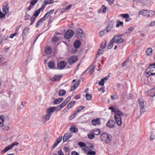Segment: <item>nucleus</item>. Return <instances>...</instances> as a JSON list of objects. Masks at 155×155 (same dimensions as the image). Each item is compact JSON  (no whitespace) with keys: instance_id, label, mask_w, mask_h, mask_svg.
<instances>
[{"instance_id":"2f4dec72","label":"nucleus","mask_w":155,"mask_h":155,"mask_svg":"<svg viewBox=\"0 0 155 155\" xmlns=\"http://www.w3.org/2000/svg\"><path fill=\"white\" fill-rule=\"evenodd\" d=\"M51 50L50 47H48L45 49V53L47 54H51Z\"/></svg>"},{"instance_id":"aec40b11","label":"nucleus","mask_w":155,"mask_h":155,"mask_svg":"<svg viewBox=\"0 0 155 155\" xmlns=\"http://www.w3.org/2000/svg\"><path fill=\"white\" fill-rule=\"evenodd\" d=\"M55 108L54 107L49 108L47 109V113L51 115V113L55 110Z\"/></svg>"},{"instance_id":"ddd939ff","label":"nucleus","mask_w":155,"mask_h":155,"mask_svg":"<svg viewBox=\"0 0 155 155\" xmlns=\"http://www.w3.org/2000/svg\"><path fill=\"white\" fill-rule=\"evenodd\" d=\"M114 23L113 22L110 21L109 22L108 26L107 28L104 30V31H106V32H107L108 31H110L112 28Z\"/></svg>"},{"instance_id":"4468645a","label":"nucleus","mask_w":155,"mask_h":155,"mask_svg":"<svg viewBox=\"0 0 155 155\" xmlns=\"http://www.w3.org/2000/svg\"><path fill=\"white\" fill-rule=\"evenodd\" d=\"M91 123L94 126L97 125H100L101 124L100 119L99 118H97L95 119H93L92 120Z\"/></svg>"},{"instance_id":"393cba45","label":"nucleus","mask_w":155,"mask_h":155,"mask_svg":"<svg viewBox=\"0 0 155 155\" xmlns=\"http://www.w3.org/2000/svg\"><path fill=\"white\" fill-rule=\"evenodd\" d=\"M152 52V50L151 48H148L146 52V54L147 56H149L151 55Z\"/></svg>"},{"instance_id":"de8ad7c7","label":"nucleus","mask_w":155,"mask_h":155,"mask_svg":"<svg viewBox=\"0 0 155 155\" xmlns=\"http://www.w3.org/2000/svg\"><path fill=\"white\" fill-rule=\"evenodd\" d=\"M105 82L104 79H102L99 82V84L100 85L103 86L104 85V82Z\"/></svg>"},{"instance_id":"680f3d73","label":"nucleus","mask_w":155,"mask_h":155,"mask_svg":"<svg viewBox=\"0 0 155 155\" xmlns=\"http://www.w3.org/2000/svg\"><path fill=\"white\" fill-rule=\"evenodd\" d=\"M77 114L74 111V113L70 117V119L71 120L73 119L75 117Z\"/></svg>"},{"instance_id":"603ef678","label":"nucleus","mask_w":155,"mask_h":155,"mask_svg":"<svg viewBox=\"0 0 155 155\" xmlns=\"http://www.w3.org/2000/svg\"><path fill=\"white\" fill-rule=\"evenodd\" d=\"M45 6L43 4L42 5L41 7L40 8L38 9L37 10L40 13L41 11V10H43L45 8Z\"/></svg>"},{"instance_id":"9b49d317","label":"nucleus","mask_w":155,"mask_h":155,"mask_svg":"<svg viewBox=\"0 0 155 155\" xmlns=\"http://www.w3.org/2000/svg\"><path fill=\"white\" fill-rule=\"evenodd\" d=\"M116 124L114 121L112 120H109L107 123V126L110 128H113L115 127Z\"/></svg>"},{"instance_id":"774afa93","label":"nucleus","mask_w":155,"mask_h":155,"mask_svg":"<svg viewBox=\"0 0 155 155\" xmlns=\"http://www.w3.org/2000/svg\"><path fill=\"white\" fill-rule=\"evenodd\" d=\"M71 155H79L78 153L76 151H72L71 153Z\"/></svg>"},{"instance_id":"5fc2aeb1","label":"nucleus","mask_w":155,"mask_h":155,"mask_svg":"<svg viewBox=\"0 0 155 155\" xmlns=\"http://www.w3.org/2000/svg\"><path fill=\"white\" fill-rule=\"evenodd\" d=\"M66 104L65 102L64 101L59 105V107L60 108L62 109L63 107H64Z\"/></svg>"},{"instance_id":"a211bd4d","label":"nucleus","mask_w":155,"mask_h":155,"mask_svg":"<svg viewBox=\"0 0 155 155\" xmlns=\"http://www.w3.org/2000/svg\"><path fill=\"white\" fill-rule=\"evenodd\" d=\"M81 45V42L79 40H76L74 43V47L76 48H78Z\"/></svg>"},{"instance_id":"20e7f679","label":"nucleus","mask_w":155,"mask_h":155,"mask_svg":"<svg viewBox=\"0 0 155 155\" xmlns=\"http://www.w3.org/2000/svg\"><path fill=\"white\" fill-rule=\"evenodd\" d=\"M123 35L122 34H119L114 36L112 38V39H114V42L118 44L123 43L124 40L122 38V37Z\"/></svg>"},{"instance_id":"c756f323","label":"nucleus","mask_w":155,"mask_h":155,"mask_svg":"<svg viewBox=\"0 0 155 155\" xmlns=\"http://www.w3.org/2000/svg\"><path fill=\"white\" fill-rule=\"evenodd\" d=\"M4 120L5 117L4 116L0 117V127L3 126Z\"/></svg>"},{"instance_id":"c85d7f7f","label":"nucleus","mask_w":155,"mask_h":155,"mask_svg":"<svg viewBox=\"0 0 155 155\" xmlns=\"http://www.w3.org/2000/svg\"><path fill=\"white\" fill-rule=\"evenodd\" d=\"M93 132L92 133L95 135H98L101 132L100 130L99 129H94L92 130Z\"/></svg>"},{"instance_id":"cd10ccee","label":"nucleus","mask_w":155,"mask_h":155,"mask_svg":"<svg viewBox=\"0 0 155 155\" xmlns=\"http://www.w3.org/2000/svg\"><path fill=\"white\" fill-rule=\"evenodd\" d=\"M54 2L53 0H45L44 1L43 4H44L45 6L47 5L48 4H53Z\"/></svg>"},{"instance_id":"052dcab7","label":"nucleus","mask_w":155,"mask_h":155,"mask_svg":"<svg viewBox=\"0 0 155 155\" xmlns=\"http://www.w3.org/2000/svg\"><path fill=\"white\" fill-rule=\"evenodd\" d=\"M72 7V5L71 4L68 6H66L64 8L65 10H67L70 9Z\"/></svg>"},{"instance_id":"6ab92c4d","label":"nucleus","mask_w":155,"mask_h":155,"mask_svg":"<svg viewBox=\"0 0 155 155\" xmlns=\"http://www.w3.org/2000/svg\"><path fill=\"white\" fill-rule=\"evenodd\" d=\"M48 66L50 69H53L55 66V63L54 61H50L48 63Z\"/></svg>"},{"instance_id":"58836bf2","label":"nucleus","mask_w":155,"mask_h":155,"mask_svg":"<svg viewBox=\"0 0 155 155\" xmlns=\"http://www.w3.org/2000/svg\"><path fill=\"white\" fill-rule=\"evenodd\" d=\"M30 17V15L28 14V12L26 11L25 12V15L24 16V20L25 21L29 19Z\"/></svg>"},{"instance_id":"f3484780","label":"nucleus","mask_w":155,"mask_h":155,"mask_svg":"<svg viewBox=\"0 0 155 155\" xmlns=\"http://www.w3.org/2000/svg\"><path fill=\"white\" fill-rule=\"evenodd\" d=\"M64 100V98H60L57 99H54V100L53 101V103L55 104H58Z\"/></svg>"},{"instance_id":"b1692460","label":"nucleus","mask_w":155,"mask_h":155,"mask_svg":"<svg viewBox=\"0 0 155 155\" xmlns=\"http://www.w3.org/2000/svg\"><path fill=\"white\" fill-rule=\"evenodd\" d=\"M61 38V37H58L57 36H54L52 38V41L56 43L58 42Z\"/></svg>"},{"instance_id":"7ed1b4c3","label":"nucleus","mask_w":155,"mask_h":155,"mask_svg":"<svg viewBox=\"0 0 155 155\" xmlns=\"http://www.w3.org/2000/svg\"><path fill=\"white\" fill-rule=\"evenodd\" d=\"M100 137L102 141L105 142L106 143H109L111 141V136L105 133L102 134Z\"/></svg>"},{"instance_id":"49530a36","label":"nucleus","mask_w":155,"mask_h":155,"mask_svg":"<svg viewBox=\"0 0 155 155\" xmlns=\"http://www.w3.org/2000/svg\"><path fill=\"white\" fill-rule=\"evenodd\" d=\"M96 154V152L94 151H88L87 153V155H95Z\"/></svg>"},{"instance_id":"412c9836","label":"nucleus","mask_w":155,"mask_h":155,"mask_svg":"<svg viewBox=\"0 0 155 155\" xmlns=\"http://www.w3.org/2000/svg\"><path fill=\"white\" fill-rule=\"evenodd\" d=\"M114 39L112 38L109 43L107 46V48L108 49H111L112 48L114 43Z\"/></svg>"},{"instance_id":"423d86ee","label":"nucleus","mask_w":155,"mask_h":155,"mask_svg":"<svg viewBox=\"0 0 155 155\" xmlns=\"http://www.w3.org/2000/svg\"><path fill=\"white\" fill-rule=\"evenodd\" d=\"M18 143L17 142H15L13 143L11 145H9L7 147H5L3 150H2L1 152L2 153L4 154L7 151H8L13 147L15 146H17L18 145Z\"/></svg>"},{"instance_id":"a18cd8bd","label":"nucleus","mask_w":155,"mask_h":155,"mask_svg":"<svg viewBox=\"0 0 155 155\" xmlns=\"http://www.w3.org/2000/svg\"><path fill=\"white\" fill-rule=\"evenodd\" d=\"M51 115L47 113L45 116V119L46 120H48L50 119Z\"/></svg>"},{"instance_id":"7c9ffc66","label":"nucleus","mask_w":155,"mask_h":155,"mask_svg":"<svg viewBox=\"0 0 155 155\" xmlns=\"http://www.w3.org/2000/svg\"><path fill=\"white\" fill-rule=\"evenodd\" d=\"M70 130L73 133H76L78 132L77 129L74 126H71L70 128Z\"/></svg>"},{"instance_id":"e433bc0d","label":"nucleus","mask_w":155,"mask_h":155,"mask_svg":"<svg viewBox=\"0 0 155 155\" xmlns=\"http://www.w3.org/2000/svg\"><path fill=\"white\" fill-rule=\"evenodd\" d=\"M66 92V91L64 90H60L58 92L59 95L63 96L64 95Z\"/></svg>"},{"instance_id":"69168bd1","label":"nucleus","mask_w":155,"mask_h":155,"mask_svg":"<svg viewBox=\"0 0 155 155\" xmlns=\"http://www.w3.org/2000/svg\"><path fill=\"white\" fill-rule=\"evenodd\" d=\"M62 139V136H59L57 139L56 140L60 143Z\"/></svg>"},{"instance_id":"dca6fc26","label":"nucleus","mask_w":155,"mask_h":155,"mask_svg":"<svg viewBox=\"0 0 155 155\" xmlns=\"http://www.w3.org/2000/svg\"><path fill=\"white\" fill-rule=\"evenodd\" d=\"M45 18L43 17V18H40L36 23V25H35V27L37 28L38 27L39 25H41L43 21H45Z\"/></svg>"},{"instance_id":"37998d69","label":"nucleus","mask_w":155,"mask_h":155,"mask_svg":"<svg viewBox=\"0 0 155 155\" xmlns=\"http://www.w3.org/2000/svg\"><path fill=\"white\" fill-rule=\"evenodd\" d=\"M78 144L79 146L81 147H86V144L85 143L83 142H79L78 143Z\"/></svg>"},{"instance_id":"39448f33","label":"nucleus","mask_w":155,"mask_h":155,"mask_svg":"<svg viewBox=\"0 0 155 155\" xmlns=\"http://www.w3.org/2000/svg\"><path fill=\"white\" fill-rule=\"evenodd\" d=\"M144 100L142 98L140 97L138 99L139 106L140 108L141 113H143L145 111V107L144 106Z\"/></svg>"},{"instance_id":"bf43d9fd","label":"nucleus","mask_w":155,"mask_h":155,"mask_svg":"<svg viewBox=\"0 0 155 155\" xmlns=\"http://www.w3.org/2000/svg\"><path fill=\"white\" fill-rule=\"evenodd\" d=\"M63 150L66 152H69V148L68 147H63Z\"/></svg>"},{"instance_id":"9d476101","label":"nucleus","mask_w":155,"mask_h":155,"mask_svg":"<svg viewBox=\"0 0 155 155\" xmlns=\"http://www.w3.org/2000/svg\"><path fill=\"white\" fill-rule=\"evenodd\" d=\"M67 63L65 61H61L57 64L58 68L60 69H63L66 66Z\"/></svg>"},{"instance_id":"6e6552de","label":"nucleus","mask_w":155,"mask_h":155,"mask_svg":"<svg viewBox=\"0 0 155 155\" xmlns=\"http://www.w3.org/2000/svg\"><path fill=\"white\" fill-rule=\"evenodd\" d=\"M74 32L71 30H68L64 34V36L65 38L69 39L71 38L74 35Z\"/></svg>"},{"instance_id":"4be33fe9","label":"nucleus","mask_w":155,"mask_h":155,"mask_svg":"<svg viewBox=\"0 0 155 155\" xmlns=\"http://www.w3.org/2000/svg\"><path fill=\"white\" fill-rule=\"evenodd\" d=\"M61 78V77L60 76L56 75L51 79V80L52 81H58Z\"/></svg>"},{"instance_id":"4c0bfd02","label":"nucleus","mask_w":155,"mask_h":155,"mask_svg":"<svg viewBox=\"0 0 155 155\" xmlns=\"http://www.w3.org/2000/svg\"><path fill=\"white\" fill-rule=\"evenodd\" d=\"M29 30V28L27 27L24 28L23 31L22 35L24 36L25 35L28 33Z\"/></svg>"},{"instance_id":"3c124183","label":"nucleus","mask_w":155,"mask_h":155,"mask_svg":"<svg viewBox=\"0 0 155 155\" xmlns=\"http://www.w3.org/2000/svg\"><path fill=\"white\" fill-rule=\"evenodd\" d=\"M87 137L89 139H93L94 137L93 134H87Z\"/></svg>"},{"instance_id":"e2e57ef3","label":"nucleus","mask_w":155,"mask_h":155,"mask_svg":"<svg viewBox=\"0 0 155 155\" xmlns=\"http://www.w3.org/2000/svg\"><path fill=\"white\" fill-rule=\"evenodd\" d=\"M71 99V97L70 96H68V97L64 101L65 103L67 104L68 102L70 101Z\"/></svg>"},{"instance_id":"f8f14e48","label":"nucleus","mask_w":155,"mask_h":155,"mask_svg":"<svg viewBox=\"0 0 155 155\" xmlns=\"http://www.w3.org/2000/svg\"><path fill=\"white\" fill-rule=\"evenodd\" d=\"M148 11L147 10L142 9L140 10L138 13L139 15H142L148 17Z\"/></svg>"},{"instance_id":"864d4df0","label":"nucleus","mask_w":155,"mask_h":155,"mask_svg":"<svg viewBox=\"0 0 155 155\" xmlns=\"http://www.w3.org/2000/svg\"><path fill=\"white\" fill-rule=\"evenodd\" d=\"M104 51L102 49H99L97 52V54L101 55L104 53Z\"/></svg>"},{"instance_id":"bb28decb","label":"nucleus","mask_w":155,"mask_h":155,"mask_svg":"<svg viewBox=\"0 0 155 155\" xmlns=\"http://www.w3.org/2000/svg\"><path fill=\"white\" fill-rule=\"evenodd\" d=\"M54 11V10L52 9L48 11L43 17L45 19L50 16V15Z\"/></svg>"},{"instance_id":"8fccbe9b","label":"nucleus","mask_w":155,"mask_h":155,"mask_svg":"<svg viewBox=\"0 0 155 155\" xmlns=\"http://www.w3.org/2000/svg\"><path fill=\"white\" fill-rule=\"evenodd\" d=\"M40 12H38L37 10L35 11V12L34 13V14L32 16H34V17H36L39 14Z\"/></svg>"},{"instance_id":"f257e3e1","label":"nucleus","mask_w":155,"mask_h":155,"mask_svg":"<svg viewBox=\"0 0 155 155\" xmlns=\"http://www.w3.org/2000/svg\"><path fill=\"white\" fill-rule=\"evenodd\" d=\"M109 109L112 110V111L115 114L114 118L116 122L118 125L120 126L122 123L121 118L123 116V113L118 109L114 108L113 107H110Z\"/></svg>"},{"instance_id":"a19ab883","label":"nucleus","mask_w":155,"mask_h":155,"mask_svg":"<svg viewBox=\"0 0 155 155\" xmlns=\"http://www.w3.org/2000/svg\"><path fill=\"white\" fill-rule=\"evenodd\" d=\"M86 97L87 100H90L91 99L92 96L88 93H87L86 94Z\"/></svg>"},{"instance_id":"09e8293b","label":"nucleus","mask_w":155,"mask_h":155,"mask_svg":"<svg viewBox=\"0 0 155 155\" xmlns=\"http://www.w3.org/2000/svg\"><path fill=\"white\" fill-rule=\"evenodd\" d=\"M106 42L102 43L101 45V48L104 49L106 46Z\"/></svg>"},{"instance_id":"79ce46f5","label":"nucleus","mask_w":155,"mask_h":155,"mask_svg":"<svg viewBox=\"0 0 155 155\" xmlns=\"http://www.w3.org/2000/svg\"><path fill=\"white\" fill-rule=\"evenodd\" d=\"M134 29V27H131L128 29L127 31L126 32V33H130Z\"/></svg>"},{"instance_id":"72a5a7b5","label":"nucleus","mask_w":155,"mask_h":155,"mask_svg":"<svg viewBox=\"0 0 155 155\" xmlns=\"http://www.w3.org/2000/svg\"><path fill=\"white\" fill-rule=\"evenodd\" d=\"M85 108V107L83 106H81L77 108L76 110H75L76 113H78L80 112Z\"/></svg>"},{"instance_id":"0eeeda50","label":"nucleus","mask_w":155,"mask_h":155,"mask_svg":"<svg viewBox=\"0 0 155 155\" xmlns=\"http://www.w3.org/2000/svg\"><path fill=\"white\" fill-rule=\"evenodd\" d=\"M77 57L73 55L69 58L68 59V61L69 64L71 65L75 63L78 60Z\"/></svg>"},{"instance_id":"a878e982","label":"nucleus","mask_w":155,"mask_h":155,"mask_svg":"<svg viewBox=\"0 0 155 155\" xmlns=\"http://www.w3.org/2000/svg\"><path fill=\"white\" fill-rule=\"evenodd\" d=\"M9 7L8 5H7L4 6L2 7V10L3 12L6 15V13L8 11Z\"/></svg>"},{"instance_id":"f03ea898","label":"nucleus","mask_w":155,"mask_h":155,"mask_svg":"<svg viewBox=\"0 0 155 155\" xmlns=\"http://www.w3.org/2000/svg\"><path fill=\"white\" fill-rule=\"evenodd\" d=\"M145 72L147 74L150 73L149 76L155 75V62L150 64L148 68L146 69Z\"/></svg>"},{"instance_id":"2eb2a0df","label":"nucleus","mask_w":155,"mask_h":155,"mask_svg":"<svg viewBox=\"0 0 155 155\" xmlns=\"http://www.w3.org/2000/svg\"><path fill=\"white\" fill-rule=\"evenodd\" d=\"M72 136L71 133H67L65 134L63 137V141L64 142L66 141Z\"/></svg>"},{"instance_id":"6e6d98bb","label":"nucleus","mask_w":155,"mask_h":155,"mask_svg":"<svg viewBox=\"0 0 155 155\" xmlns=\"http://www.w3.org/2000/svg\"><path fill=\"white\" fill-rule=\"evenodd\" d=\"M151 92L153 93V95H150V96L152 97H153L155 96V87L152 89L151 90Z\"/></svg>"},{"instance_id":"473e14b6","label":"nucleus","mask_w":155,"mask_h":155,"mask_svg":"<svg viewBox=\"0 0 155 155\" xmlns=\"http://www.w3.org/2000/svg\"><path fill=\"white\" fill-rule=\"evenodd\" d=\"M89 67H90L89 69L90 70L89 72L90 74H92L94 72V69L95 68V66L94 65H92L90 66Z\"/></svg>"},{"instance_id":"0e129e2a","label":"nucleus","mask_w":155,"mask_h":155,"mask_svg":"<svg viewBox=\"0 0 155 155\" xmlns=\"http://www.w3.org/2000/svg\"><path fill=\"white\" fill-rule=\"evenodd\" d=\"M58 155H64V154L61 150H60L57 152Z\"/></svg>"},{"instance_id":"4d7b16f0","label":"nucleus","mask_w":155,"mask_h":155,"mask_svg":"<svg viewBox=\"0 0 155 155\" xmlns=\"http://www.w3.org/2000/svg\"><path fill=\"white\" fill-rule=\"evenodd\" d=\"M106 31H104H104H101L99 32V35L101 37L103 36H104V35L105 34V32Z\"/></svg>"},{"instance_id":"f704fd0d","label":"nucleus","mask_w":155,"mask_h":155,"mask_svg":"<svg viewBox=\"0 0 155 155\" xmlns=\"http://www.w3.org/2000/svg\"><path fill=\"white\" fill-rule=\"evenodd\" d=\"M120 16L124 18H128L129 17V15L127 13L121 14Z\"/></svg>"},{"instance_id":"1a4fd4ad","label":"nucleus","mask_w":155,"mask_h":155,"mask_svg":"<svg viewBox=\"0 0 155 155\" xmlns=\"http://www.w3.org/2000/svg\"><path fill=\"white\" fill-rule=\"evenodd\" d=\"M76 36L77 38H80L84 36L83 31L80 28H78L75 31Z\"/></svg>"},{"instance_id":"c03bdc74","label":"nucleus","mask_w":155,"mask_h":155,"mask_svg":"<svg viewBox=\"0 0 155 155\" xmlns=\"http://www.w3.org/2000/svg\"><path fill=\"white\" fill-rule=\"evenodd\" d=\"M36 17H34V16H32L30 19V20L31 21V23L30 24V25H32L35 21L36 19Z\"/></svg>"},{"instance_id":"338daca9","label":"nucleus","mask_w":155,"mask_h":155,"mask_svg":"<svg viewBox=\"0 0 155 155\" xmlns=\"http://www.w3.org/2000/svg\"><path fill=\"white\" fill-rule=\"evenodd\" d=\"M102 7H104L103 9V12L104 13L105 12H106L107 9V8L104 5H102Z\"/></svg>"},{"instance_id":"ea45409f","label":"nucleus","mask_w":155,"mask_h":155,"mask_svg":"<svg viewBox=\"0 0 155 155\" xmlns=\"http://www.w3.org/2000/svg\"><path fill=\"white\" fill-rule=\"evenodd\" d=\"M117 24L116 25V27L117 28L119 27L120 26H123V22L122 21H120L118 20L117 21Z\"/></svg>"},{"instance_id":"13d9d810","label":"nucleus","mask_w":155,"mask_h":155,"mask_svg":"<svg viewBox=\"0 0 155 155\" xmlns=\"http://www.w3.org/2000/svg\"><path fill=\"white\" fill-rule=\"evenodd\" d=\"M76 87L75 85V84H74V85L71 86V91H73L76 89Z\"/></svg>"},{"instance_id":"c9c22d12","label":"nucleus","mask_w":155,"mask_h":155,"mask_svg":"<svg viewBox=\"0 0 155 155\" xmlns=\"http://www.w3.org/2000/svg\"><path fill=\"white\" fill-rule=\"evenodd\" d=\"M155 15V12L152 11H148V17H151Z\"/></svg>"},{"instance_id":"5701e85b","label":"nucleus","mask_w":155,"mask_h":155,"mask_svg":"<svg viewBox=\"0 0 155 155\" xmlns=\"http://www.w3.org/2000/svg\"><path fill=\"white\" fill-rule=\"evenodd\" d=\"M75 103V101H71L67 105V109L65 108L64 109V110L67 111V109H69L71 108L72 106H74Z\"/></svg>"}]
</instances>
